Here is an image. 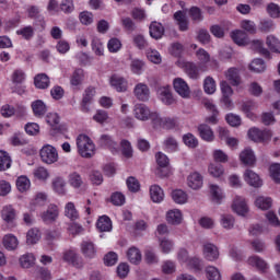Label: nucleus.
I'll return each instance as SVG.
<instances>
[{"label":"nucleus","instance_id":"nucleus-1","mask_svg":"<svg viewBox=\"0 0 280 280\" xmlns=\"http://www.w3.org/2000/svg\"><path fill=\"white\" fill-rule=\"evenodd\" d=\"M77 148L82 159L95 156V143L86 135H79L77 138Z\"/></svg>","mask_w":280,"mask_h":280},{"label":"nucleus","instance_id":"nucleus-2","mask_svg":"<svg viewBox=\"0 0 280 280\" xmlns=\"http://www.w3.org/2000/svg\"><path fill=\"white\" fill-rule=\"evenodd\" d=\"M152 124L154 128H164L165 130H174L178 126L176 118L164 117L161 118L159 114L152 115Z\"/></svg>","mask_w":280,"mask_h":280},{"label":"nucleus","instance_id":"nucleus-3","mask_svg":"<svg viewBox=\"0 0 280 280\" xmlns=\"http://www.w3.org/2000/svg\"><path fill=\"white\" fill-rule=\"evenodd\" d=\"M39 156L43 163L52 165V163L58 162V150H56L51 144H46L40 149Z\"/></svg>","mask_w":280,"mask_h":280},{"label":"nucleus","instance_id":"nucleus-4","mask_svg":"<svg viewBox=\"0 0 280 280\" xmlns=\"http://www.w3.org/2000/svg\"><path fill=\"white\" fill-rule=\"evenodd\" d=\"M202 104L205 108L209 110V113H211L210 116L205 118V122L207 124V126L218 125V122L220 121V119L218 118L220 117V110H218V107L215 106V104H213V101L203 100Z\"/></svg>","mask_w":280,"mask_h":280},{"label":"nucleus","instance_id":"nucleus-5","mask_svg":"<svg viewBox=\"0 0 280 280\" xmlns=\"http://www.w3.org/2000/svg\"><path fill=\"white\" fill-rule=\"evenodd\" d=\"M1 218L9 229L16 226V209L12 206H4L1 210Z\"/></svg>","mask_w":280,"mask_h":280},{"label":"nucleus","instance_id":"nucleus-6","mask_svg":"<svg viewBox=\"0 0 280 280\" xmlns=\"http://www.w3.org/2000/svg\"><path fill=\"white\" fill-rule=\"evenodd\" d=\"M133 115L136 119H139L140 121H148V119H151L152 121V116L158 114L156 112H151L150 107L145 104H136L133 107Z\"/></svg>","mask_w":280,"mask_h":280},{"label":"nucleus","instance_id":"nucleus-7","mask_svg":"<svg viewBox=\"0 0 280 280\" xmlns=\"http://www.w3.org/2000/svg\"><path fill=\"white\" fill-rule=\"evenodd\" d=\"M248 137L252 141H255V143H261L264 141H270V139H272V131L252 128L248 130Z\"/></svg>","mask_w":280,"mask_h":280},{"label":"nucleus","instance_id":"nucleus-8","mask_svg":"<svg viewBox=\"0 0 280 280\" xmlns=\"http://www.w3.org/2000/svg\"><path fill=\"white\" fill-rule=\"evenodd\" d=\"M202 253L207 261H218V259H220V249L213 243H203Z\"/></svg>","mask_w":280,"mask_h":280},{"label":"nucleus","instance_id":"nucleus-9","mask_svg":"<svg viewBox=\"0 0 280 280\" xmlns=\"http://www.w3.org/2000/svg\"><path fill=\"white\" fill-rule=\"evenodd\" d=\"M173 86L175 91L183 97L184 100H188L191 96V90L189 89V84L180 78H176L173 81Z\"/></svg>","mask_w":280,"mask_h":280},{"label":"nucleus","instance_id":"nucleus-10","mask_svg":"<svg viewBox=\"0 0 280 280\" xmlns=\"http://www.w3.org/2000/svg\"><path fill=\"white\" fill-rule=\"evenodd\" d=\"M158 95L161 102H163V104H165L166 106H172V104H176V100H174V96L172 95V88H170L168 85L159 88Z\"/></svg>","mask_w":280,"mask_h":280},{"label":"nucleus","instance_id":"nucleus-11","mask_svg":"<svg viewBox=\"0 0 280 280\" xmlns=\"http://www.w3.org/2000/svg\"><path fill=\"white\" fill-rule=\"evenodd\" d=\"M59 211L58 206L50 205L46 211H44L40 215L43 222L46 224H54L56 220H58Z\"/></svg>","mask_w":280,"mask_h":280},{"label":"nucleus","instance_id":"nucleus-12","mask_svg":"<svg viewBox=\"0 0 280 280\" xmlns=\"http://www.w3.org/2000/svg\"><path fill=\"white\" fill-rule=\"evenodd\" d=\"M46 121L55 132H67V126L60 125V116L58 114H48Z\"/></svg>","mask_w":280,"mask_h":280},{"label":"nucleus","instance_id":"nucleus-13","mask_svg":"<svg viewBox=\"0 0 280 280\" xmlns=\"http://www.w3.org/2000/svg\"><path fill=\"white\" fill-rule=\"evenodd\" d=\"M198 133L200 139L202 141H207L208 143H211V141H214L215 135L213 133V129L207 124H200L197 127Z\"/></svg>","mask_w":280,"mask_h":280},{"label":"nucleus","instance_id":"nucleus-14","mask_svg":"<svg viewBox=\"0 0 280 280\" xmlns=\"http://www.w3.org/2000/svg\"><path fill=\"white\" fill-rule=\"evenodd\" d=\"M133 94L140 102H148L150 100V88L145 83H138L133 89Z\"/></svg>","mask_w":280,"mask_h":280},{"label":"nucleus","instance_id":"nucleus-15","mask_svg":"<svg viewBox=\"0 0 280 280\" xmlns=\"http://www.w3.org/2000/svg\"><path fill=\"white\" fill-rule=\"evenodd\" d=\"M185 71L191 80H198L200 78V72L199 71H207V66H201L198 68V66L194 62H187L185 65Z\"/></svg>","mask_w":280,"mask_h":280},{"label":"nucleus","instance_id":"nucleus-16","mask_svg":"<svg viewBox=\"0 0 280 280\" xmlns=\"http://www.w3.org/2000/svg\"><path fill=\"white\" fill-rule=\"evenodd\" d=\"M149 34L151 38L159 40L163 38V35L165 34V26H163L161 22L153 21L149 26Z\"/></svg>","mask_w":280,"mask_h":280},{"label":"nucleus","instance_id":"nucleus-17","mask_svg":"<svg viewBox=\"0 0 280 280\" xmlns=\"http://www.w3.org/2000/svg\"><path fill=\"white\" fill-rule=\"evenodd\" d=\"M240 161L243 165L253 167V165L257 163V158H255V152H253L250 148H246L240 153Z\"/></svg>","mask_w":280,"mask_h":280},{"label":"nucleus","instance_id":"nucleus-18","mask_svg":"<svg viewBox=\"0 0 280 280\" xmlns=\"http://www.w3.org/2000/svg\"><path fill=\"white\" fill-rule=\"evenodd\" d=\"M110 84L118 93H125V91H128V81L124 79V77L114 74L110 78Z\"/></svg>","mask_w":280,"mask_h":280},{"label":"nucleus","instance_id":"nucleus-19","mask_svg":"<svg viewBox=\"0 0 280 280\" xmlns=\"http://www.w3.org/2000/svg\"><path fill=\"white\" fill-rule=\"evenodd\" d=\"M232 209L237 215H246L248 213V206L242 197H235Z\"/></svg>","mask_w":280,"mask_h":280},{"label":"nucleus","instance_id":"nucleus-20","mask_svg":"<svg viewBox=\"0 0 280 280\" xmlns=\"http://www.w3.org/2000/svg\"><path fill=\"white\" fill-rule=\"evenodd\" d=\"M63 260L68 264H72L75 268H82V258H80L73 249L63 253Z\"/></svg>","mask_w":280,"mask_h":280},{"label":"nucleus","instance_id":"nucleus-21","mask_svg":"<svg viewBox=\"0 0 280 280\" xmlns=\"http://www.w3.org/2000/svg\"><path fill=\"white\" fill-rule=\"evenodd\" d=\"M81 253L88 259H93L97 255V249H95V244L91 241H83L81 244Z\"/></svg>","mask_w":280,"mask_h":280},{"label":"nucleus","instance_id":"nucleus-22","mask_svg":"<svg viewBox=\"0 0 280 280\" xmlns=\"http://www.w3.org/2000/svg\"><path fill=\"white\" fill-rule=\"evenodd\" d=\"M93 97H95V88L89 86L84 91L82 103H81L82 110L84 113H89V104L93 102Z\"/></svg>","mask_w":280,"mask_h":280},{"label":"nucleus","instance_id":"nucleus-23","mask_svg":"<svg viewBox=\"0 0 280 280\" xmlns=\"http://www.w3.org/2000/svg\"><path fill=\"white\" fill-rule=\"evenodd\" d=\"M231 38L240 47H245V45H248V34H246L244 31H233L231 33Z\"/></svg>","mask_w":280,"mask_h":280},{"label":"nucleus","instance_id":"nucleus-24","mask_svg":"<svg viewBox=\"0 0 280 280\" xmlns=\"http://www.w3.org/2000/svg\"><path fill=\"white\" fill-rule=\"evenodd\" d=\"M244 178L250 185V187L257 188L264 185V183L261 182V178H259V175H257V173L250 170L245 171Z\"/></svg>","mask_w":280,"mask_h":280},{"label":"nucleus","instance_id":"nucleus-25","mask_svg":"<svg viewBox=\"0 0 280 280\" xmlns=\"http://www.w3.org/2000/svg\"><path fill=\"white\" fill-rule=\"evenodd\" d=\"M225 78L230 81L232 86H240V84H242V78L240 77V71L236 68H230L225 72Z\"/></svg>","mask_w":280,"mask_h":280},{"label":"nucleus","instance_id":"nucleus-26","mask_svg":"<svg viewBox=\"0 0 280 280\" xmlns=\"http://www.w3.org/2000/svg\"><path fill=\"white\" fill-rule=\"evenodd\" d=\"M247 264L249 266H253V268H257V270H261L262 272L265 270H268V262H266V260L256 255L250 256L247 260Z\"/></svg>","mask_w":280,"mask_h":280},{"label":"nucleus","instance_id":"nucleus-27","mask_svg":"<svg viewBox=\"0 0 280 280\" xmlns=\"http://www.w3.org/2000/svg\"><path fill=\"white\" fill-rule=\"evenodd\" d=\"M96 229H98L101 233L113 231V221H110V218L107 215L100 217L96 223Z\"/></svg>","mask_w":280,"mask_h":280},{"label":"nucleus","instance_id":"nucleus-28","mask_svg":"<svg viewBox=\"0 0 280 280\" xmlns=\"http://www.w3.org/2000/svg\"><path fill=\"white\" fill-rule=\"evenodd\" d=\"M187 183L190 189H200V187H202V175L198 172H194L188 176Z\"/></svg>","mask_w":280,"mask_h":280},{"label":"nucleus","instance_id":"nucleus-29","mask_svg":"<svg viewBox=\"0 0 280 280\" xmlns=\"http://www.w3.org/2000/svg\"><path fill=\"white\" fill-rule=\"evenodd\" d=\"M150 196L153 202H163L165 198V192H163V188L159 185H152L150 187Z\"/></svg>","mask_w":280,"mask_h":280},{"label":"nucleus","instance_id":"nucleus-30","mask_svg":"<svg viewBox=\"0 0 280 280\" xmlns=\"http://www.w3.org/2000/svg\"><path fill=\"white\" fill-rule=\"evenodd\" d=\"M174 19L175 21H177L180 32H187V30H189V21L187 20V15H185V12H175Z\"/></svg>","mask_w":280,"mask_h":280},{"label":"nucleus","instance_id":"nucleus-31","mask_svg":"<svg viewBox=\"0 0 280 280\" xmlns=\"http://www.w3.org/2000/svg\"><path fill=\"white\" fill-rule=\"evenodd\" d=\"M3 246L7 250H16L19 248V238L14 234H7L3 236Z\"/></svg>","mask_w":280,"mask_h":280},{"label":"nucleus","instance_id":"nucleus-32","mask_svg":"<svg viewBox=\"0 0 280 280\" xmlns=\"http://www.w3.org/2000/svg\"><path fill=\"white\" fill-rule=\"evenodd\" d=\"M166 221L168 222V224H180V222H183V213L180 212V210H170L166 213Z\"/></svg>","mask_w":280,"mask_h":280},{"label":"nucleus","instance_id":"nucleus-33","mask_svg":"<svg viewBox=\"0 0 280 280\" xmlns=\"http://www.w3.org/2000/svg\"><path fill=\"white\" fill-rule=\"evenodd\" d=\"M210 194L212 198V202L220 205L222 200H224V192H222V188L218 185H210Z\"/></svg>","mask_w":280,"mask_h":280},{"label":"nucleus","instance_id":"nucleus-34","mask_svg":"<svg viewBox=\"0 0 280 280\" xmlns=\"http://www.w3.org/2000/svg\"><path fill=\"white\" fill-rule=\"evenodd\" d=\"M32 110L35 117H45V113H47V106L42 100H37L32 103Z\"/></svg>","mask_w":280,"mask_h":280},{"label":"nucleus","instance_id":"nucleus-35","mask_svg":"<svg viewBox=\"0 0 280 280\" xmlns=\"http://www.w3.org/2000/svg\"><path fill=\"white\" fill-rule=\"evenodd\" d=\"M68 183L73 187L74 189H80L82 185H84V180L82 179V175L78 172H72L68 176Z\"/></svg>","mask_w":280,"mask_h":280},{"label":"nucleus","instance_id":"nucleus-36","mask_svg":"<svg viewBox=\"0 0 280 280\" xmlns=\"http://www.w3.org/2000/svg\"><path fill=\"white\" fill-rule=\"evenodd\" d=\"M12 167V158L5 151H0V172H5Z\"/></svg>","mask_w":280,"mask_h":280},{"label":"nucleus","instance_id":"nucleus-37","mask_svg":"<svg viewBox=\"0 0 280 280\" xmlns=\"http://www.w3.org/2000/svg\"><path fill=\"white\" fill-rule=\"evenodd\" d=\"M252 49L264 56V58H270V50L264 48V42L255 39L252 42Z\"/></svg>","mask_w":280,"mask_h":280},{"label":"nucleus","instance_id":"nucleus-38","mask_svg":"<svg viewBox=\"0 0 280 280\" xmlns=\"http://www.w3.org/2000/svg\"><path fill=\"white\" fill-rule=\"evenodd\" d=\"M127 257L130 264H141V250H139L137 247H130L127 250Z\"/></svg>","mask_w":280,"mask_h":280},{"label":"nucleus","instance_id":"nucleus-39","mask_svg":"<svg viewBox=\"0 0 280 280\" xmlns=\"http://www.w3.org/2000/svg\"><path fill=\"white\" fill-rule=\"evenodd\" d=\"M84 82V70L78 68L73 71L70 78V84L72 86H80Z\"/></svg>","mask_w":280,"mask_h":280},{"label":"nucleus","instance_id":"nucleus-40","mask_svg":"<svg viewBox=\"0 0 280 280\" xmlns=\"http://www.w3.org/2000/svg\"><path fill=\"white\" fill-rule=\"evenodd\" d=\"M100 145H102L103 148H108L109 150H112V152L117 150V142H115V140H113V137H110L109 135L101 136Z\"/></svg>","mask_w":280,"mask_h":280},{"label":"nucleus","instance_id":"nucleus-41","mask_svg":"<svg viewBox=\"0 0 280 280\" xmlns=\"http://www.w3.org/2000/svg\"><path fill=\"white\" fill-rule=\"evenodd\" d=\"M34 84L36 89H48L49 88V77L45 73L37 74L34 79Z\"/></svg>","mask_w":280,"mask_h":280},{"label":"nucleus","instance_id":"nucleus-42","mask_svg":"<svg viewBox=\"0 0 280 280\" xmlns=\"http://www.w3.org/2000/svg\"><path fill=\"white\" fill-rule=\"evenodd\" d=\"M40 240V230L33 228L26 234V243L30 245L36 244Z\"/></svg>","mask_w":280,"mask_h":280},{"label":"nucleus","instance_id":"nucleus-43","mask_svg":"<svg viewBox=\"0 0 280 280\" xmlns=\"http://www.w3.org/2000/svg\"><path fill=\"white\" fill-rule=\"evenodd\" d=\"M255 205L258 209L262 211H268L272 207V198L270 197H258L255 201Z\"/></svg>","mask_w":280,"mask_h":280},{"label":"nucleus","instance_id":"nucleus-44","mask_svg":"<svg viewBox=\"0 0 280 280\" xmlns=\"http://www.w3.org/2000/svg\"><path fill=\"white\" fill-rule=\"evenodd\" d=\"M65 214L72 221L80 218V214L78 213V210L75 209V205L73 202H68L66 205Z\"/></svg>","mask_w":280,"mask_h":280},{"label":"nucleus","instance_id":"nucleus-45","mask_svg":"<svg viewBox=\"0 0 280 280\" xmlns=\"http://www.w3.org/2000/svg\"><path fill=\"white\" fill-rule=\"evenodd\" d=\"M195 56L199 60V62L202 65V67H205V65H208V62H211V55L203 48H199L195 52Z\"/></svg>","mask_w":280,"mask_h":280},{"label":"nucleus","instance_id":"nucleus-46","mask_svg":"<svg viewBox=\"0 0 280 280\" xmlns=\"http://www.w3.org/2000/svg\"><path fill=\"white\" fill-rule=\"evenodd\" d=\"M249 69L254 73H264L266 71V62L262 59H254L249 65Z\"/></svg>","mask_w":280,"mask_h":280},{"label":"nucleus","instance_id":"nucleus-47","mask_svg":"<svg viewBox=\"0 0 280 280\" xmlns=\"http://www.w3.org/2000/svg\"><path fill=\"white\" fill-rule=\"evenodd\" d=\"M256 108H257V103L253 101L245 102L242 105L243 113H245V115H247L249 119H253V117H255V115L253 114V110H255Z\"/></svg>","mask_w":280,"mask_h":280},{"label":"nucleus","instance_id":"nucleus-48","mask_svg":"<svg viewBox=\"0 0 280 280\" xmlns=\"http://www.w3.org/2000/svg\"><path fill=\"white\" fill-rule=\"evenodd\" d=\"M266 45L269 47L271 51L280 54V42L277 39V37L272 35L267 36Z\"/></svg>","mask_w":280,"mask_h":280},{"label":"nucleus","instance_id":"nucleus-49","mask_svg":"<svg viewBox=\"0 0 280 280\" xmlns=\"http://www.w3.org/2000/svg\"><path fill=\"white\" fill-rule=\"evenodd\" d=\"M31 187V183H30V178H27V176H20L16 179V188L19 189V191H21V194L27 191V189H30Z\"/></svg>","mask_w":280,"mask_h":280},{"label":"nucleus","instance_id":"nucleus-50","mask_svg":"<svg viewBox=\"0 0 280 280\" xmlns=\"http://www.w3.org/2000/svg\"><path fill=\"white\" fill-rule=\"evenodd\" d=\"M210 176L214 178H220L224 174V166L222 164H210L208 167Z\"/></svg>","mask_w":280,"mask_h":280},{"label":"nucleus","instance_id":"nucleus-51","mask_svg":"<svg viewBox=\"0 0 280 280\" xmlns=\"http://www.w3.org/2000/svg\"><path fill=\"white\" fill-rule=\"evenodd\" d=\"M172 198L177 205H185L187 202V192L177 189L172 192Z\"/></svg>","mask_w":280,"mask_h":280},{"label":"nucleus","instance_id":"nucleus-52","mask_svg":"<svg viewBox=\"0 0 280 280\" xmlns=\"http://www.w3.org/2000/svg\"><path fill=\"white\" fill-rule=\"evenodd\" d=\"M221 225L223 229H226L228 231L233 229L235 226V218L231 214H222L221 215Z\"/></svg>","mask_w":280,"mask_h":280},{"label":"nucleus","instance_id":"nucleus-53","mask_svg":"<svg viewBox=\"0 0 280 280\" xmlns=\"http://www.w3.org/2000/svg\"><path fill=\"white\" fill-rule=\"evenodd\" d=\"M206 277L209 280H221L222 276L220 275V270L214 266H208L206 268Z\"/></svg>","mask_w":280,"mask_h":280},{"label":"nucleus","instance_id":"nucleus-54","mask_svg":"<svg viewBox=\"0 0 280 280\" xmlns=\"http://www.w3.org/2000/svg\"><path fill=\"white\" fill-rule=\"evenodd\" d=\"M34 261H36L34 254H25L20 258V265L22 268H32Z\"/></svg>","mask_w":280,"mask_h":280},{"label":"nucleus","instance_id":"nucleus-55","mask_svg":"<svg viewBox=\"0 0 280 280\" xmlns=\"http://www.w3.org/2000/svg\"><path fill=\"white\" fill-rule=\"evenodd\" d=\"M189 16L195 23H200V21H203L205 19L202 15V10H200L198 7H192L189 9Z\"/></svg>","mask_w":280,"mask_h":280},{"label":"nucleus","instance_id":"nucleus-56","mask_svg":"<svg viewBox=\"0 0 280 280\" xmlns=\"http://www.w3.org/2000/svg\"><path fill=\"white\" fill-rule=\"evenodd\" d=\"M203 89L205 93L208 95H213V93H215V80H213L211 77L206 78L203 82Z\"/></svg>","mask_w":280,"mask_h":280},{"label":"nucleus","instance_id":"nucleus-57","mask_svg":"<svg viewBox=\"0 0 280 280\" xmlns=\"http://www.w3.org/2000/svg\"><path fill=\"white\" fill-rule=\"evenodd\" d=\"M241 27L248 34H257V25L250 20H243L241 22Z\"/></svg>","mask_w":280,"mask_h":280},{"label":"nucleus","instance_id":"nucleus-58","mask_svg":"<svg viewBox=\"0 0 280 280\" xmlns=\"http://www.w3.org/2000/svg\"><path fill=\"white\" fill-rule=\"evenodd\" d=\"M67 183H65V179L62 177H56L52 179V188L57 194H65V187Z\"/></svg>","mask_w":280,"mask_h":280},{"label":"nucleus","instance_id":"nucleus-59","mask_svg":"<svg viewBox=\"0 0 280 280\" xmlns=\"http://www.w3.org/2000/svg\"><path fill=\"white\" fill-rule=\"evenodd\" d=\"M127 187L129 191H131L132 194H137V191L141 189V184L136 177L131 176L127 178Z\"/></svg>","mask_w":280,"mask_h":280},{"label":"nucleus","instance_id":"nucleus-60","mask_svg":"<svg viewBox=\"0 0 280 280\" xmlns=\"http://www.w3.org/2000/svg\"><path fill=\"white\" fill-rule=\"evenodd\" d=\"M275 27V22L272 20H261L258 25L259 32L262 34H268Z\"/></svg>","mask_w":280,"mask_h":280},{"label":"nucleus","instance_id":"nucleus-61","mask_svg":"<svg viewBox=\"0 0 280 280\" xmlns=\"http://www.w3.org/2000/svg\"><path fill=\"white\" fill-rule=\"evenodd\" d=\"M183 141L185 143V145H187L188 148H198V138H196V136H194V133H186L183 137Z\"/></svg>","mask_w":280,"mask_h":280},{"label":"nucleus","instance_id":"nucleus-62","mask_svg":"<svg viewBox=\"0 0 280 280\" xmlns=\"http://www.w3.org/2000/svg\"><path fill=\"white\" fill-rule=\"evenodd\" d=\"M212 156L215 163H229V155L220 149L214 150Z\"/></svg>","mask_w":280,"mask_h":280},{"label":"nucleus","instance_id":"nucleus-63","mask_svg":"<svg viewBox=\"0 0 280 280\" xmlns=\"http://www.w3.org/2000/svg\"><path fill=\"white\" fill-rule=\"evenodd\" d=\"M267 12L271 19H280V7L276 3H269L267 5Z\"/></svg>","mask_w":280,"mask_h":280},{"label":"nucleus","instance_id":"nucleus-64","mask_svg":"<svg viewBox=\"0 0 280 280\" xmlns=\"http://www.w3.org/2000/svg\"><path fill=\"white\" fill-rule=\"evenodd\" d=\"M270 174L275 183H280V164H272L270 166Z\"/></svg>","mask_w":280,"mask_h":280}]
</instances>
